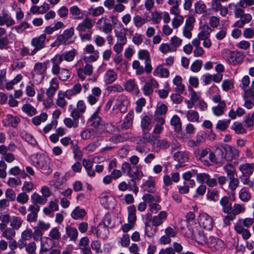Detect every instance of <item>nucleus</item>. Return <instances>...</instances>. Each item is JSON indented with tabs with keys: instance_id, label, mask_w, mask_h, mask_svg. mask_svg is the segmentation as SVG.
Returning a JSON list of instances; mask_svg holds the SVG:
<instances>
[{
	"instance_id": "e2e57ef3",
	"label": "nucleus",
	"mask_w": 254,
	"mask_h": 254,
	"mask_svg": "<svg viewBox=\"0 0 254 254\" xmlns=\"http://www.w3.org/2000/svg\"><path fill=\"white\" fill-rule=\"evenodd\" d=\"M15 234L16 233L14 228L8 227L6 230H4L1 236L8 240H11L15 237Z\"/></svg>"
},
{
	"instance_id": "cd10ccee",
	"label": "nucleus",
	"mask_w": 254,
	"mask_h": 254,
	"mask_svg": "<svg viewBox=\"0 0 254 254\" xmlns=\"http://www.w3.org/2000/svg\"><path fill=\"white\" fill-rule=\"evenodd\" d=\"M49 63V61H47L44 63H36L34 66V71L36 74L44 76L46 73L47 68V65Z\"/></svg>"
},
{
	"instance_id": "4468645a",
	"label": "nucleus",
	"mask_w": 254,
	"mask_h": 254,
	"mask_svg": "<svg viewBox=\"0 0 254 254\" xmlns=\"http://www.w3.org/2000/svg\"><path fill=\"white\" fill-rule=\"evenodd\" d=\"M133 118L134 113L130 111L126 116L124 122L119 126V130L123 131L130 128L133 124Z\"/></svg>"
},
{
	"instance_id": "412c9836",
	"label": "nucleus",
	"mask_w": 254,
	"mask_h": 254,
	"mask_svg": "<svg viewBox=\"0 0 254 254\" xmlns=\"http://www.w3.org/2000/svg\"><path fill=\"white\" fill-rule=\"evenodd\" d=\"M94 25V21L90 18H85L76 27L79 33L85 32L86 29H91Z\"/></svg>"
},
{
	"instance_id": "1a4fd4ad",
	"label": "nucleus",
	"mask_w": 254,
	"mask_h": 254,
	"mask_svg": "<svg viewBox=\"0 0 254 254\" xmlns=\"http://www.w3.org/2000/svg\"><path fill=\"white\" fill-rule=\"evenodd\" d=\"M129 103V102L127 97L123 94L119 95L116 100V106L121 113L126 112Z\"/></svg>"
},
{
	"instance_id": "49530a36",
	"label": "nucleus",
	"mask_w": 254,
	"mask_h": 254,
	"mask_svg": "<svg viewBox=\"0 0 254 254\" xmlns=\"http://www.w3.org/2000/svg\"><path fill=\"white\" fill-rule=\"evenodd\" d=\"M49 239L53 241H59L61 238V233L58 227L53 228L49 234Z\"/></svg>"
},
{
	"instance_id": "b1692460",
	"label": "nucleus",
	"mask_w": 254,
	"mask_h": 254,
	"mask_svg": "<svg viewBox=\"0 0 254 254\" xmlns=\"http://www.w3.org/2000/svg\"><path fill=\"white\" fill-rule=\"evenodd\" d=\"M226 52L228 55L227 61L230 64L235 65L242 61L243 57L239 53L230 51Z\"/></svg>"
},
{
	"instance_id": "8fccbe9b",
	"label": "nucleus",
	"mask_w": 254,
	"mask_h": 254,
	"mask_svg": "<svg viewBox=\"0 0 254 254\" xmlns=\"http://www.w3.org/2000/svg\"><path fill=\"white\" fill-rule=\"evenodd\" d=\"M186 117L188 120L191 122H199V115L196 111L190 110L186 113Z\"/></svg>"
},
{
	"instance_id": "4c0bfd02",
	"label": "nucleus",
	"mask_w": 254,
	"mask_h": 254,
	"mask_svg": "<svg viewBox=\"0 0 254 254\" xmlns=\"http://www.w3.org/2000/svg\"><path fill=\"white\" fill-rule=\"evenodd\" d=\"M24 247L25 248V251L28 254H36V250L37 246L36 243L34 242L29 244L24 243L23 244H19V248L21 249Z\"/></svg>"
},
{
	"instance_id": "72a5a7b5",
	"label": "nucleus",
	"mask_w": 254,
	"mask_h": 254,
	"mask_svg": "<svg viewBox=\"0 0 254 254\" xmlns=\"http://www.w3.org/2000/svg\"><path fill=\"white\" fill-rule=\"evenodd\" d=\"M239 170L246 177H249L254 171V164L246 163L241 165Z\"/></svg>"
},
{
	"instance_id": "09e8293b",
	"label": "nucleus",
	"mask_w": 254,
	"mask_h": 254,
	"mask_svg": "<svg viewBox=\"0 0 254 254\" xmlns=\"http://www.w3.org/2000/svg\"><path fill=\"white\" fill-rule=\"evenodd\" d=\"M31 198L33 204L35 205H43L46 203L47 200V198L44 197L43 196L39 195L36 192H34L31 195Z\"/></svg>"
},
{
	"instance_id": "39448f33",
	"label": "nucleus",
	"mask_w": 254,
	"mask_h": 254,
	"mask_svg": "<svg viewBox=\"0 0 254 254\" xmlns=\"http://www.w3.org/2000/svg\"><path fill=\"white\" fill-rule=\"evenodd\" d=\"M137 56L139 59L144 60L146 72L147 73H150L152 71V67L151 65V60L148 51L146 50H140L138 52Z\"/></svg>"
},
{
	"instance_id": "680f3d73",
	"label": "nucleus",
	"mask_w": 254,
	"mask_h": 254,
	"mask_svg": "<svg viewBox=\"0 0 254 254\" xmlns=\"http://www.w3.org/2000/svg\"><path fill=\"white\" fill-rule=\"evenodd\" d=\"M48 115L46 113H43L39 116L34 117L32 119V122L35 126H39L42 122H44L47 120Z\"/></svg>"
},
{
	"instance_id": "774afa93",
	"label": "nucleus",
	"mask_w": 254,
	"mask_h": 254,
	"mask_svg": "<svg viewBox=\"0 0 254 254\" xmlns=\"http://www.w3.org/2000/svg\"><path fill=\"white\" fill-rule=\"evenodd\" d=\"M231 128L237 134H243L246 132V129L240 123L235 122L231 126Z\"/></svg>"
},
{
	"instance_id": "2eb2a0df",
	"label": "nucleus",
	"mask_w": 254,
	"mask_h": 254,
	"mask_svg": "<svg viewBox=\"0 0 254 254\" xmlns=\"http://www.w3.org/2000/svg\"><path fill=\"white\" fill-rule=\"evenodd\" d=\"M188 228L190 232L191 236L193 237L198 243L202 245L206 244L208 238L203 232L194 230L193 229L190 228L189 226H188Z\"/></svg>"
},
{
	"instance_id": "6e6d98bb",
	"label": "nucleus",
	"mask_w": 254,
	"mask_h": 254,
	"mask_svg": "<svg viewBox=\"0 0 254 254\" xmlns=\"http://www.w3.org/2000/svg\"><path fill=\"white\" fill-rule=\"evenodd\" d=\"M32 231L30 229H27L23 231L21 233V238L19 240V244L26 243V241L29 240L32 237Z\"/></svg>"
},
{
	"instance_id": "423d86ee",
	"label": "nucleus",
	"mask_w": 254,
	"mask_h": 254,
	"mask_svg": "<svg viewBox=\"0 0 254 254\" xmlns=\"http://www.w3.org/2000/svg\"><path fill=\"white\" fill-rule=\"evenodd\" d=\"M199 226L207 230H210L213 227L212 218L205 213L199 215L198 219Z\"/></svg>"
},
{
	"instance_id": "dca6fc26",
	"label": "nucleus",
	"mask_w": 254,
	"mask_h": 254,
	"mask_svg": "<svg viewBox=\"0 0 254 254\" xmlns=\"http://www.w3.org/2000/svg\"><path fill=\"white\" fill-rule=\"evenodd\" d=\"M27 210L30 212L27 216V221L29 222H36L38 218V213L40 210L38 205H30Z\"/></svg>"
},
{
	"instance_id": "69168bd1",
	"label": "nucleus",
	"mask_w": 254,
	"mask_h": 254,
	"mask_svg": "<svg viewBox=\"0 0 254 254\" xmlns=\"http://www.w3.org/2000/svg\"><path fill=\"white\" fill-rule=\"evenodd\" d=\"M6 120L8 122V124L14 127H16L20 121L19 117L13 116L11 114L7 115Z\"/></svg>"
},
{
	"instance_id": "e433bc0d",
	"label": "nucleus",
	"mask_w": 254,
	"mask_h": 254,
	"mask_svg": "<svg viewBox=\"0 0 254 254\" xmlns=\"http://www.w3.org/2000/svg\"><path fill=\"white\" fill-rule=\"evenodd\" d=\"M141 127L142 131H150L152 128L151 119L148 116H144L141 121Z\"/></svg>"
},
{
	"instance_id": "603ef678",
	"label": "nucleus",
	"mask_w": 254,
	"mask_h": 254,
	"mask_svg": "<svg viewBox=\"0 0 254 254\" xmlns=\"http://www.w3.org/2000/svg\"><path fill=\"white\" fill-rule=\"evenodd\" d=\"M85 215V210L80 209L78 207H76L71 213V216L74 219H82Z\"/></svg>"
},
{
	"instance_id": "f257e3e1",
	"label": "nucleus",
	"mask_w": 254,
	"mask_h": 254,
	"mask_svg": "<svg viewBox=\"0 0 254 254\" xmlns=\"http://www.w3.org/2000/svg\"><path fill=\"white\" fill-rule=\"evenodd\" d=\"M76 54V51L75 49H72L69 51H65L61 54L56 55L51 60L52 63V73L54 75H58L60 73V64L63 60L68 62H71L74 60Z\"/></svg>"
},
{
	"instance_id": "3c124183",
	"label": "nucleus",
	"mask_w": 254,
	"mask_h": 254,
	"mask_svg": "<svg viewBox=\"0 0 254 254\" xmlns=\"http://www.w3.org/2000/svg\"><path fill=\"white\" fill-rule=\"evenodd\" d=\"M132 67L135 70V73L137 75H141L145 71L146 72L145 66L144 67L137 60H135L132 62Z\"/></svg>"
},
{
	"instance_id": "0eeeda50",
	"label": "nucleus",
	"mask_w": 254,
	"mask_h": 254,
	"mask_svg": "<svg viewBox=\"0 0 254 254\" xmlns=\"http://www.w3.org/2000/svg\"><path fill=\"white\" fill-rule=\"evenodd\" d=\"M197 180L201 183H205L209 187L217 186V181L215 178H211L210 176L206 173H199L196 175Z\"/></svg>"
},
{
	"instance_id": "f8f14e48",
	"label": "nucleus",
	"mask_w": 254,
	"mask_h": 254,
	"mask_svg": "<svg viewBox=\"0 0 254 254\" xmlns=\"http://www.w3.org/2000/svg\"><path fill=\"white\" fill-rule=\"evenodd\" d=\"M226 154V160L228 161H231L236 160L239 155V151L236 148L229 145H226L224 147Z\"/></svg>"
},
{
	"instance_id": "20e7f679",
	"label": "nucleus",
	"mask_w": 254,
	"mask_h": 254,
	"mask_svg": "<svg viewBox=\"0 0 254 254\" xmlns=\"http://www.w3.org/2000/svg\"><path fill=\"white\" fill-rule=\"evenodd\" d=\"M74 34V30L73 27L66 29L63 32V34H60L58 36L56 40V42L58 43L59 45L70 44L73 42V41H71L69 40L73 36Z\"/></svg>"
},
{
	"instance_id": "9b49d317",
	"label": "nucleus",
	"mask_w": 254,
	"mask_h": 254,
	"mask_svg": "<svg viewBox=\"0 0 254 254\" xmlns=\"http://www.w3.org/2000/svg\"><path fill=\"white\" fill-rule=\"evenodd\" d=\"M101 131L96 128H88L81 132L80 136L83 139H93L100 136Z\"/></svg>"
},
{
	"instance_id": "393cba45",
	"label": "nucleus",
	"mask_w": 254,
	"mask_h": 254,
	"mask_svg": "<svg viewBox=\"0 0 254 254\" xmlns=\"http://www.w3.org/2000/svg\"><path fill=\"white\" fill-rule=\"evenodd\" d=\"M206 244L215 250H219L224 245L222 240L213 236L208 238Z\"/></svg>"
},
{
	"instance_id": "6e6552de",
	"label": "nucleus",
	"mask_w": 254,
	"mask_h": 254,
	"mask_svg": "<svg viewBox=\"0 0 254 254\" xmlns=\"http://www.w3.org/2000/svg\"><path fill=\"white\" fill-rule=\"evenodd\" d=\"M96 24L97 29L102 31L105 34L110 33L112 31V24L103 17L99 19Z\"/></svg>"
},
{
	"instance_id": "ddd939ff",
	"label": "nucleus",
	"mask_w": 254,
	"mask_h": 254,
	"mask_svg": "<svg viewBox=\"0 0 254 254\" xmlns=\"http://www.w3.org/2000/svg\"><path fill=\"white\" fill-rule=\"evenodd\" d=\"M93 71L92 65L86 64L84 67L79 68L77 69V74L78 77L82 80H84L86 76L91 75Z\"/></svg>"
},
{
	"instance_id": "c85d7f7f",
	"label": "nucleus",
	"mask_w": 254,
	"mask_h": 254,
	"mask_svg": "<svg viewBox=\"0 0 254 254\" xmlns=\"http://www.w3.org/2000/svg\"><path fill=\"white\" fill-rule=\"evenodd\" d=\"M127 28H123L120 30H114L115 36L117 38V42L126 44L127 42Z\"/></svg>"
},
{
	"instance_id": "f03ea898",
	"label": "nucleus",
	"mask_w": 254,
	"mask_h": 254,
	"mask_svg": "<svg viewBox=\"0 0 254 254\" xmlns=\"http://www.w3.org/2000/svg\"><path fill=\"white\" fill-rule=\"evenodd\" d=\"M32 162L34 166L38 168L47 170V174H50L52 171L49 166L50 159L44 154H37L32 159Z\"/></svg>"
},
{
	"instance_id": "6ab92c4d",
	"label": "nucleus",
	"mask_w": 254,
	"mask_h": 254,
	"mask_svg": "<svg viewBox=\"0 0 254 254\" xmlns=\"http://www.w3.org/2000/svg\"><path fill=\"white\" fill-rule=\"evenodd\" d=\"M220 0H212L211 1V8L216 12L220 11V14L222 16H225L228 12V7L223 6L221 3Z\"/></svg>"
},
{
	"instance_id": "2f4dec72",
	"label": "nucleus",
	"mask_w": 254,
	"mask_h": 254,
	"mask_svg": "<svg viewBox=\"0 0 254 254\" xmlns=\"http://www.w3.org/2000/svg\"><path fill=\"white\" fill-rule=\"evenodd\" d=\"M167 213L165 211L159 212L158 215L154 216L152 219V222L154 226H158L163 223L164 220L167 218Z\"/></svg>"
},
{
	"instance_id": "7c9ffc66",
	"label": "nucleus",
	"mask_w": 254,
	"mask_h": 254,
	"mask_svg": "<svg viewBox=\"0 0 254 254\" xmlns=\"http://www.w3.org/2000/svg\"><path fill=\"white\" fill-rule=\"evenodd\" d=\"M65 233L71 241L75 242L78 236V232L75 227L67 225L65 227Z\"/></svg>"
},
{
	"instance_id": "58836bf2",
	"label": "nucleus",
	"mask_w": 254,
	"mask_h": 254,
	"mask_svg": "<svg viewBox=\"0 0 254 254\" xmlns=\"http://www.w3.org/2000/svg\"><path fill=\"white\" fill-rule=\"evenodd\" d=\"M153 74L155 76L167 78L169 77L170 73L168 69L164 68L162 65H160L155 69Z\"/></svg>"
},
{
	"instance_id": "7ed1b4c3",
	"label": "nucleus",
	"mask_w": 254,
	"mask_h": 254,
	"mask_svg": "<svg viewBox=\"0 0 254 254\" xmlns=\"http://www.w3.org/2000/svg\"><path fill=\"white\" fill-rule=\"evenodd\" d=\"M212 101L218 103V105L212 108V111L213 114L216 116H221L224 113V109L226 105L225 102L221 100V97L220 95H215L212 98Z\"/></svg>"
},
{
	"instance_id": "aec40b11",
	"label": "nucleus",
	"mask_w": 254,
	"mask_h": 254,
	"mask_svg": "<svg viewBox=\"0 0 254 254\" xmlns=\"http://www.w3.org/2000/svg\"><path fill=\"white\" fill-rule=\"evenodd\" d=\"M59 89V82L56 77L53 78L50 81V86L46 90L47 97L53 98L56 91Z\"/></svg>"
},
{
	"instance_id": "4be33fe9",
	"label": "nucleus",
	"mask_w": 254,
	"mask_h": 254,
	"mask_svg": "<svg viewBox=\"0 0 254 254\" xmlns=\"http://www.w3.org/2000/svg\"><path fill=\"white\" fill-rule=\"evenodd\" d=\"M15 24L14 20L5 11L2 10L0 14V26L4 24L7 27H10Z\"/></svg>"
},
{
	"instance_id": "5fc2aeb1",
	"label": "nucleus",
	"mask_w": 254,
	"mask_h": 254,
	"mask_svg": "<svg viewBox=\"0 0 254 254\" xmlns=\"http://www.w3.org/2000/svg\"><path fill=\"white\" fill-rule=\"evenodd\" d=\"M195 12L201 14L207 12L206 6L202 1H198L194 4Z\"/></svg>"
},
{
	"instance_id": "de8ad7c7",
	"label": "nucleus",
	"mask_w": 254,
	"mask_h": 254,
	"mask_svg": "<svg viewBox=\"0 0 254 254\" xmlns=\"http://www.w3.org/2000/svg\"><path fill=\"white\" fill-rule=\"evenodd\" d=\"M109 234V230L107 227L104 225L98 226L96 231V235L98 237L105 239Z\"/></svg>"
},
{
	"instance_id": "bf43d9fd",
	"label": "nucleus",
	"mask_w": 254,
	"mask_h": 254,
	"mask_svg": "<svg viewBox=\"0 0 254 254\" xmlns=\"http://www.w3.org/2000/svg\"><path fill=\"white\" fill-rule=\"evenodd\" d=\"M104 11V8L102 6L91 7L88 9V13L93 17H97L102 15Z\"/></svg>"
},
{
	"instance_id": "0e129e2a",
	"label": "nucleus",
	"mask_w": 254,
	"mask_h": 254,
	"mask_svg": "<svg viewBox=\"0 0 254 254\" xmlns=\"http://www.w3.org/2000/svg\"><path fill=\"white\" fill-rule=\"evenodd\" d=\"M143 200L147 203L159 202L161 198L159 196H153L150 194H145L142 197Z\"/></svg>"
},
{
	"instance_id": "ea45409f",
	"label": "nucleus",
	"mask_w": 254,
	"mask_h": 254,
	"mask_svg": "<svg viewBox=\"0 0 254 254\" xmlns=\"http://www.w3.org/2000/svg\"><path fill=\"white\" fill-rule=\"evenodd\" d=\"M133 168L135 170L131 171L128 176L132 178V182H134V180H140L143 176V172L138 166H135L133 167Z\"/></svg>"
},
{
	"instance_id": "c9c22d12",
	"label": "nucleus",
	"mask_w": 254,
	"mask_h": 254,
	"mask_svg": "<svg viewBox=\"0 0 254 254\" xmlns=\"http://www.w3.org/2000/svg\"><path fill=\"white\" fill-rule=\"evenodd\" d=\"M171 125L174 127V130L176 132H179L182 130V123L180 118L176 115H174L170 120Z\"/></svg>"
},
{
	"instance_id": "9d476101",
	"label": "nucleus",
	"mask_w": 254,
	"mask_h": 254,
	"mask_svg": "<svg viewBox=\"0 0 254 254\" xmlns=\"http://www.w3.org/2000/svg\"><path fill=\"white\" fill-rule=\"evenodd\" d=\"M100 110V107H99L88 121L89 125L93 127L94 128L98 129V127H102L103 125V122L98 115Z\"/></svg>"
},
{
	"instance_id": "5701e85b",
	"label": "nucleus",
	"mask_w": 254,
	"mask_h": 254,
	"mask_svg": "<svg viewBox=\"0 0 254 254\" xmlns=\"http://www.w3.org/2000/svg\"><path fill=\"white\" fill-rule=\"evenodd\" d=\"M227 7L230 10H233L236 18H239L244 15V10L243 9L242 4L240 1L236 3H230L228 4Z\"/></svg>"
},
{
	"instance_id": "a18cd8bd",
	"label": "nucleus",
	"mask_w": 254,
	"mask_h": 254,
	"mask_svg": "<svg viewBox=\"0 0 254 254\" xmlns=\"http://www.w3.org/2000/svg\"><path fill=\"white\" fill-rule=\"evenodd\" d=\"M128 222L135 224L136 221V216L135 214L136 207L134 205H131L128 207Z\"/></svg>"
},
{
	"instance_id": "a878e982",
	"label": "nucleus",
	"mask_w": 254,
	"mask_h": 254,
	"mask_svg": "<svg viewBox=\"0 0 254 254\" xmlns=\"http://www.w3.org/2000/svg\"><path fill=\"white\" fill-rule=\"evenodd\" d=\"M142 189L144 191L154 193L156 191L155 183L152 177H149L142 185Z\"/></svg>"
},
{
	"instance_id": "a211bd4d",
	"label": "nucleus",
	"mask_w": 254,
	"mask_h": 254,
	"mask_svg": "<svg viewBox=\"0 0 254 254\" xmlns=\"http://www.w3.org/2000/svg\"><path fill=\"white\" fill-rule=\"evenodd\" d=\"M46 36L45 34H42L39 36L33 38L31 41V45L37 49H42L45 47V41Z\"/></svg>"
},
{
	"instance_id": "bb28decb",
	"label": "nucleus",
	"mask_w": 254,
	"mask_h": 254,
	"mask_svg": "<svg viewBox=\"0 0 254 254\" xmlns=\"http://www.w3.org/2000/svg\"><path fill=\"white\" fill-rule=\"evenodd\" d=\"M154 121L156 124L154 126L153 132L155 134H159L163 131V125L165 123V119L164 117H156L154 118Z\"/></svg>"
},
{
	"instance_id": "37998d69",
	"label": "nucleus",
	"mask_w": 254,
	"mask_h": 254,
	"mask_svg": "<svg viewBox=\"0 0 254 254\" xmlns=\"http://www.w3.org/2000/svg\"><path fill=\"white\" fill-rule=\"evenodd\" d=\"M66 91H60L58 94V98L56 101L57 105L61 108H64L66 104V101L64 97L67 98Z\"/></svg>"
},
{
	"instance_id": "864d4df0",
	"label": "nucleus",
	"mask_w": 254,
	"mask_h": 254,
	"mask_svg": "<svg viewBox=\"0 0 254 254\" xmlns=\"http://www.w3.org/2000/svg\"><path fill=\"white\" fill-rule=\"evenodd\" d=\"M149 20L150 18H143L138 15H136L133 17L134 25L137 28H140L143 24Z\"/></svg>"
},
{
	"instance_id": "f704fd0d",
	"label": "nucleus",
	"mask_w": 254,
	"mask_h": 254,
	"mask_svg": "<svg viewBox=\"0 0 254 254\" xmlns=\"http://www.w3.org/2000/svg\"><path fill=\"white\" fill-rule=\"evenodd\" d=\"M117 78V73L113 69L107 70L105 73L104 78L107 84H111L114 82Z\"/></svg>"
},
{
	"instance_id": "f3484780",
	"label": "nucleus",
	"mask_w": 254,
	"mask_h": 254,
	"mask_svg": "<svg viewBox=\"0 0 254 254\" xmlns=\"http://www.w3.org/2000/svg\"><path fill=\"white\" fill-rule=\"evenodd\" d=\"M158 83L154 78H151L149 81L146 82L142 88L143 93L145 96H149L151 94L153 90L157 88Z\"/></svg>"
},
{
	"instance_id": "4d7b16f0",
	"label": "nucleus",
	"mask_w": 254,
	"mask_h": 254,
	"mask_svg": "<svg viewBox=\"0 0 254 254\" xmlns=\"http://www.w3.org/2000/svg\"><path fill=\"white\" fill-rule=\"evenodd\" d=\"M211 29L207 25H204L201 27V30L198 34V37L199 39H204L208 38Z\"/></svg>"
},
{
	"instance_id": "c756f323",
	"label": "nucleus",
	"mask_w": 254,
	"mask_h": 254,
	"mask_svg": "<svg viewBox=\"0 0 254 254\" xmlns=\"http://www.w3.org/2000/svg\"><path fill=\"white\" fill-rule=\"evenodd\" d=\"M234 229L237 233L242 235L244 240H248L251 236V233L249 230L245 228L240 224H236L234 227Z\"/></svg>"
},
{
	"instance_id": "473e14b6",
	"label": "nucleus",
	"mask_w": 254,
	"mask_h": 254,
	"mask_svg": "<svg viewBox=\"0 0 254 254\" xmlns=\"http://www.w3.org/2000/svg\"><path fill=\"white\" fill-rule=\"evenodd\" d=\"M220 203L222 207L223 212L225 213L230 214L232 206L228 197H223L220 200Z\"/></svg>"
},
{
	"instance_id": "052dcab7",
	"label": "nucleus",
	"mask_w": 254,
	"mask_h": 254,
	"mask_svg": "<svg viewBox=\"0 0 254 254\" xmlns=\"http://www.w3.org/2000/svg\"><path fill=\"white\" fill-rule=\"evenodd\" d=\"M168 110L167 106L164 104H161L157 107L154 114V118L156 117H163L162 116L165 115Z\"/></svg>"
},
{
	"instance_id": "a19ab883",
	"label": "nucleus",
	"mask_w": 254,
	"mask_h": 254,
	"mask_svg": "<svg viewBox=\"0 0 254 254\" xmlns=\"http://www.w3.org/2000/svg\"><path fill=\"white\" fill-rule=\"evenodd\" d=\"M182 43V40L177 36H174L171 37L170 39V45L172 48V51L176 52L177 48L181 46Z\"/></svg>"
},
{
	"instance_id": "79ce46f5",
	"label": "nucleus",
	"mask_w": 254,
	"mask_h": 254,
	"mask_svg": "<svg viewBox=\"0 0 254 254\" xmlns=\"http://www.w3.org/2000/svg\"><path fill=\"white\" fill-rule=\"evenodd\" d=\"M81 85L79 83H76L71 89L66 90V95L67 99H70L72 96L79 94L81 91Z\"/></svg>"
},
{
	"instance_id": "338daca9",
	"label": "nucleus",
	"mask_w": 254,
	"mask_h": 254,
	"mask_svg": "<svg viewBox=\"0 0 254 254\" xmlns=\"http://www.w3.org/2000/svg\"><path fill=\"white\" fill-rule=\"evenodd\" d=\"M22 110L30 116H33L36 114V109L29 104H24L22 106Z\"/></svg>"
},
{
	"instance_id": "13d9d810",
	"label": "nucleus",
	"mask_w": 254,
	"mask_h": 254,
	"mask_svg": "<svg viewBox=\"0 0 254 254\" xmlns=\"http://www.w3.org/2000/svg\"><path fill=\"white\" fill-rule=\"evenodd\" d=\"M229 182L228 188L232 192H234L237 187L239 186L240 181L238 178L235 176H232L229 178Z\"/></svg>"
},
{
	"instance_id": "c03bdc74",
	"label": "nucleus",
	"mask_w": 254,
	"mask_h": 254,
	"mask_svg": "<svg viewBox=\"0 0 254 254\" xmlns=\"http://www.w3.org/2000/svg\"><path fill=\"white\" fill-rule=\"evenodd\" d=\"M174 159L180 163H183L188 159V154L184 151H177L174 154Z\"/></svg>"
}]
</instances>
